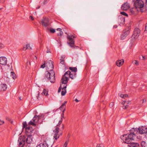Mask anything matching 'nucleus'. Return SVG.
Returning <instances> with one entry per match:
<instances>
[{"instance_id": "1", "label": "nucleus", "mask_w": 147, "mask_h": 147, "mask_svg": "<svg viewBox=\"0 0 147 147\" xmlns=\"http://www.w3.org/2000/svg\"><path fill=\"white\" fill-rule=\"evenodd\" d=\"M137 131L135 130L134 128H132L130 130V133L127 135L126 134L121 136V139L123 142L127 144L131 142V141L134 140L136 137Z\"/></svg>"}, {"instance_id": "2", "label": "nucleus", "mask_w": 147, "mask_h": 147, "mask_svg": "<svg viewBox=\"0 0 147 147\" xmlns=\"http://www.w3.org/2000/svg\"><path fill=\"white\" fill-rule=\"evenodd\" d=\"M44 78L46 80H50V82L54 83L55 80V72L53 71H50V72L46 71Z\"/></svg>"}, {"instance_id": "3", "label": "nucleus", "mask_w": 147, "mask_h": 147, "mask_svg": "<svg viewBox=\"0 0 147 147\" xmlns=\"http://www.w3.org/2000/svg\"><path fill=\"white\" fill-rule=\"evenodd\" d=\"M63 118H61V120L59 121L57 125L55 127V129L53 131V132L54 133V138H55L56 140H57L59 137V135L58 134V133L59 132V127L61 123L63 121Z\"/></svg>"}, {"instance_id": "4", "label": "nucleus", "mask_w": 147, "mask_h": 147, "mask_svg": "<svg viewBox=\"0 0 147 147\" xmlns=\"http://www.w3.org/2000/svg\"><path fill=\"white\" fill-rule=\"evenodd\" d=\"M63 118H61V120L59 121L57 125L55 127V129L53 131V132L54 133V138H55L56 140H57L59 137V135L58 134V133L59 132V127L61 123L63 121Z\"/></svg>"}, {"instance_id": "5", "label": "nucleus", "mask_w": 147, "mask_h": 147, "mask_svg": "<svg viewBox=\"0 0 147 147\" xmlns=\"http://www.w3.org/2000/svg\"><path fill=\"white\" fill-rule=\"evenodd\" d=\"M76 36L73 35H68L67 36V38L68 40L67 42V44L71 47H74V48H79V47L77 46H76L74 45V41L73 39V38H76Z\"/></svg>"}, {"instance_id": "6", "label": "nucleus", "mask_w": 147, "mask_h": 147, "mask_svg": "<svg viewBox=\"0 0 147 147\" xmlns=\"http://www.w3.org/2000/svg\"><path fill=\"white\" fill-rule=\"evenodd\" d=\"M71 72L70 71L68 70L63 75L61 80L62 84H66L67 83L68 80L69 79L68 78H67V77L66 76L68 75L69 76Z\"/></svg>"}, {"instance_id": "7", "label": "nucleus", "mask_w": 147, "mask_h": 147, "mask_svg": "<svg viewBox=\"0 0 147 147\" xmlns=\"http://www.w3.org/2000/svg\"><path fill=\"white\" fill-rule=\"evenodd\" d=\"M23 128L25 129L26 133H31L33 131L32 127L29 126L27 124L26 121L23 123Z\"/></svg>"}, {"instance_id": "8", "label": "nucleus", "mask_w": 147, "mask_h": 147, "mask_svg": "<svg viewBox=\"0 0 147 147\" xmlns=\"http://www.w3.org/2000/svg\"><path fill=\"white\" fill-rule=\"evenodd\" d=\"M144 6V2L141 0H137L134 3V7L137 8L141 9Z\"/></svg>"}, {"instance_id": "9", "label": "nucleus", "mask_w": 147, "mask_h": 147, "mask_svg": "<svg viewBox=\"0 0 147 147\" xmlns=\"http://www.w3.org/2000/svg\"><path fill=\"white\" fill-rule=\"evenodd\" d=\"M26 138L24 136H20L18 140L19 146H23L26 142Z\"/></svg>"}, {"instance_id": "10", "label": "nucleus", "mask_w": 147, "mask_h": 147, "mask_svg": "<svg viewBox=\"0 0 147 147\" xmlns=\"http://www.w3.org/2000/svg\"><path fill=\"white\" fill-rule=\"evenodd\" d=\"M130 32L129 30V29H126L123 31L122 34L120 36V39L121 40H123L127 36Z\"/></svg>"}, {"instance_id": "11", "label": "nucleus", "mask_w": 147, "mask_h": 147, "mask_svg": "<svg viewBox=\"0 0 147 147\" xmlns=\"http://www.w3.org/2000/svg\"><path fill=\"white\" fill-rule=\"evenodd\" d=\"M53 62L51 60H49L46 63V66L48 70L51 71H53L54 66L53 65Z\"/></svg>"}, {"instance_id": "12", "label": "nucleus", "mask_w": 147, "mask_h": 147, "mask_svg": "<svg viewBox=\"0 0 147 147\" xmlns=\"http://www.w3.org/2000/svg\"><path fill=\"white\" fill-rule=\"evenodd\" d=\"M140 34V30L138 28H136L134 31L132 37L134 38H137Z\"/></svg>"}, {"instance_id": "13", "label": "nucleus", "mask_w": 147, "mask_h": 147, "mask_svg": "<svg viewBox=\"0 0 147 147\" xmlns=\"http://www.w3.org/2000/svg\"><path fill=\"white\" fill-rule=\"evenodd\" d=\"M42 25L45 27L48 26L49 25V20L47 18H45L42 20L41 21Z\"/></svg>"}, {"instance_id": "14", "label": "nucleus", "mask_w": 147, "mask_h": 147, "mask_svg": "<svg viewBox=\"0 0 147 147\" xmlns=\"http://www.w3.org/2000/svg\"><path fill=\"white\" fill-rule=\"evenodd\" d=\"M118 22L120 26L121 24H124L125 22L124 17H123L122 16H119L118 18Z\"/></svg>"}, {"instance_id": "15", "label": "nucleus", "mask_w": 147, "mask_h": 147, "mask_svg": "<svg viewBox=\"0 0 147 147\" xmlns=\"http://www.w3.org/2000/svg\"><path fill=\"white\" fill-rule=\"evenodd\" d=\"M7 88V86L6 84L0 83V91L3 92L5 91Z\"/></svg>"}, {"instance_id": "16", "label": "nucleus", "mask_w": 147, "mask_h": 147, "mask_svg": "<svg viewBox=\"0 0 147 147\" xmlns=\"http://www.w3.org/2000/svg\"><path fill=\"white\" fill-rule=\"evenodd\" d=\"M43 117V115H42L40 116L36 115L32 119V121L36 124V123L38 122L39 119H41L42 117Z\"/></svg>"}, {"instance_id": "17", "label": "nucleus", "mask_w": 147, "mask_h": 147, "mask_svg": "<svg viewBox=\"0 0 147 147\" xmlns=\"http://www.w3.org/2000/svg\"><path fill=\"white\" fill-rule=\"evenodd\" d=\"M7 59L4 57H0V64L2 65H5L6 64Z\"/></svg>"}, {"instance_id": "18", "label": "nucleus", "mask_w": 147, "mask_h": 147, "mask_svg": "<svg viewBox=\"0 0 147 147\" xmlns=\"http://www.w3.org/2000/svg\"><path fill=\"white\" fill-rule=\"evenodd\" d=\"M32 141V135L28 136L27 138H26V143L27 144H31Z\"/></svg>"}, {"instance_id": "19", "label": "nucleus", "mask_w": 147, "mask_h": 147, "mask_svg": "<svg viewBox=\"0 0 147 147\" xmlns=\"http://www.w3.org/2000/svg\"><path fill=\"white\" fill-rule=\"evenodd\" d=\"M129 7V6L127 3H124L121 7L122 9L124 10H127Z\"/></svg>"}, {"instance_id": "20", "label": "nucleus", "mask_w": 147, "mask_h": 147, "mask_svg": "<svg viewBox=\"0 0 147 147\" xmlns=\"http://www.w3.org/2000/svg\"><path fill=\"white\" fill-rule=\"evenodd\" d=\"M129 144L128 146L129 147H140L139 144L138 143L131 142Z\"/></svg>"}, {"instance_id": "21", "label": "nucleus", "mask_w": 147, "mask_h": 147, "mask_svg": "<svg viewBox=\"0 0 147 147\" xmlns=\"http://www.w3.org/2000/svg\"><path fill=\"white\" fill-rule=\"evenodd\" d=\"M65 85H64L63 88H62V91L61 92V94L62 96H64L66 93V88L67 87V85L66 84H65Z\"/></svg>"}, {"instance_id": "22", "label": "nucleus", "mask_w": 147, "mask_h": 147, "mask_svg": "<svg viewBox=\"0 0 147 147\" xmlns=\"http://www.w3.org/2000/svg\"><path fill=\"white\" fill-rule=\"evenodd\" d=\"M124 62V61L123 59L118 60L116 62V64L117 66L120 67L123 64Z\"/></svg>"}, {"instance_id": "23", "label": "nucleus", "mask_w": 147, "mask_h": 147, "mask_svg": "<svg viewBox=\"0 0 147 147\" xmlns=\"http://www.w3.org/2000/svg\"><path fill=\"white\" fill-rule=\"evenodd\" d=\"M39 147H49L48 144L46 141H45L39 145Z\"/></svg>"}, {"instance_id": "24", "label": "nucleus", "mask_w": 147, "mask_h": 147, "mask_svg": "<svg viewBox=\"0 0 147 147\" xmlns=\"http://www.w3.org/2000/svg\"><path fill=\"white\" fill-rule=\"evenodd\" d=\"M130 12L132 14H136L137 13V8L134 7V8H132L130 9Z\"/></svg>"}, {"instance_id": "25", "label": "nucleus", "mask_w": 147, "mask_h": 147, "mask_svg": "<svg viewBox=\"0 0 147 147\" xmlns=\"http://www.w3.org/2000/svg\"><path fill=\"white\" fill-rule=\"evenodd\" d=\"M141 145L142 147H147V141H142L141 143Z\"/></svg>"}, {"instance_id": "26", "label": "nucleus", "mask_w": 147, "mask_h": 147, "mask_svg": "<svg viewBox=\"0 0 147 147\" xmlns=\"http://www.w3.org/2000/svg\"><path fill=\"white\" fill-rule=\"evenodd\" d=\"M67 102L66 101H65L62 104L61 106L59 108V109L60 110H62L63 108H65V105L66 103H67Z\"/></svg>"}, {"instance_id": "27", "label": "nucleus", "mask_w": 147, "mask_h": 147, "mask_svg": "<svg viewBox=\"0 0 147 147\" xmlns=\"http://www.w3.org/2000/svg\"><path fill=\"white\" fill-rule=\"evenodd\" d=\"M69 69L72 72H77V68L76 67H69Z\"/></svg>"}, {"instance_id": "28", "label": "nucleus", "mask_w": 147, "mask_h": 147, "mask_svg": "<svg viewBox=\"0 0 147 147\" xmlns=\"http://www.w3.org/2000/svg\"><path fill=\"white\" fill-rule=\"evenodd\" d=\"M28 125H32L34 126H36V124L35 123L33 122L32 120H31L28 123Z\"/></svg>"}, {"instance_id": "29", "label": "nucleus", "mask_w": 147, "mask_h": 147, "mask_svg": "<svg viewBox=\"0 0 147 147\" xmlns=\"http://www.w3.org/2000/svg\"><path fill=\"white\" fill-rule=\"evenodd\" d=\"M42 95H47L48 94V92L45 89H44L43 92L42 93Z\"/></svg>"}, {"instance_id": "30", "label": "nucleus", "mask_w": 147, "mask_h": 147, "mask_svg": "<svg viewBox=\"0 0 147 147\" xmlns=\"http://www.w3.org/2000/svg\"><path fill=\"white\" fill-rule=\"evenodd\" d=\"M11 75L12 76V78L13 79H15L16 78V77L15 76L16 74L13 72H11Z\"/></svg>"}, {"instance_id": "31", "label": "nucleus", "mask_w": 147, "mask_h": 147, "mask_svg": "<svg viewBox=\"0 0 147 147\" xmlns=\"http://www.w3.org/2000/svg\"><path fill=\"white\" fill-rule=\"evenodd\" d=\"M74 76L73 73H72L71 72V73L69 75V77L71 79H73L75 78V77Z\"/></svg>"}, {"instance_id": "32", "label": "nucleus", "mask_w": 147, "mask_h": 147, "mask_svg": "<svg viewBox=\"0 0 147 147\" xmlns=\"http://www.w3.org/2000/svg\"><path fill=\"white\" fill-rule=\"evenodd\" d=\"M69 142V140H67L63 144V147H67V144Z\"/></svg>"}, {"instance_id": "33", "label": "nucleus", "mask_w": 147, "mask_h": 147, "mask_svg": "<svg viewBox=\"0 0 147 147\" xmlns=\"http://www.w3.org/2000/svg\"><path fill=\"white\" fill-rule=\"evenodd\" d=\"M6 119L8 121H9V122H11V123H12L13 121L11 120L10 118L8 117H6Z\"/></svg>"}, {"instance_id": "34", "label": "nucleus", "mask_w": 147, "mask_h": 147, "mask_svg": "<svg viewBox=\"0 0 147 147\" xmlns=\"http://www.w3.org/2000/svg\"><path fill=\"white\" fill-rule=\"evenodd\" d=\"M96 147H104V146L102 144H98L97 145Z\"/></svg>"}, {"instance_id": "35", "label": "nucleus", "mask_w": 147, "mask_h": 147, "mask_svg": "<svg viewBox=\"0 0 147 147\" xmlns=\"http://www.w3.org/2000/svg\"><path fill=\"white\" fill-rule=\"evenodd\" d=\"M65 108H64V109L62 111L63 113L61 114V118H64V111H65Z\"/></svg>"}, {"instance_id": "36", "label": "nucleus", "mask_w": 147, "mask_h": 147, "mask_svg": "<svg viewBox=\"0 0 147 147\" xmlns=\"http://www.w3.org/2000/svg\"><path fill=\"white\" fill-rule=\"evenodd\" d=\"M121 14V15H123L126 16H128V15L126 13H125V12L124 11H122L120 13Z\"/></svg>"}, {"instance_id": "37", "label": "nucleus", "mask_w": 147, "mask_h": 147, "mask_svg": "<svg viewBox=\"0 0 147 147\" xmlns=\"http://www.w3.org/2000/svg\"><path fill=\"white\" fill-rule=\"evenodd\" d=\"M63 34V32L61 30L60 31L59 33V34H58L57 35L58 36H62Z\"/></svg>"}, {"instance_id": "38", "label": "nucleus", "mask_w": 147, "mask_h": 147, "mask_svg": "<svg viewBox=\"0 0 147 147\" xmlns=\"http://www.w3.org/2000/svg\"><path fill=\"white\" fill-rule=\"evenodd\" d=\"M48 1V0H44L42 3L43 5H45L47 3Z\"/></svg>"}, {"instance_id": "39", "label": "nucleus", "mask_w": 147, "mask_h": 147, "mask_svg": "<svg viewBox=\"0 0 147 147\" xmlns=\"http://www.w3.org/2000/svg\"><path fill=\"white\" fill-rule=\"evenodd\" d=\"M134 63L136 64V65H138L139 64V62L137 60L135 61L134 62H133Z\"/></svg>"}, {"instance_id": "40", "label": "nucleus", "mask_w": 147, "mask_h": 147, "mask_svg": "<svg viewBox=\"0 0 147 147\" xmlns=\"http://www.w3.org/2000/svg\"><path fill=\"white\" fill-rule=\"evenodd\" d=\"M114 105V102H111L110 104V105H109V106L110 107H112Z\"/></svg>"}, {"instance_id": "41", "label": "nucleus", "mask_w": 147, "mask_h": 147, "mask_svg": "<svg viewBox=\"0 0 147 147\" xmlns=\"http://www.w3.org/2000/svg\"><path fill=\"white\" fill-rule=\"evenodd\" d=\"M45 61L44 63L43 64H42L41 65L40 67L43 68H45Z\"/></svg>"}, {"instance_id": "42", "label": "nucleus", "mask_w": 147, "mask_h": 147, "mask_svg": "<svg viewBox=\"0 0 147 147\" xmlns=\"http://www.w3.org/2000/svg\"><path fill=\"white\" fill-rule=\"evenodd\" d=\"M50 32L52 33H54L55 32V30L53 29H51L50 30Z\"/></svg>"}, {"instance_id": "43", "label": "nucleus", "mask_w": 147, "mask_h": 147, "mask_svg": "<svg viewBox=\"0 0 147 147\" xmlns=\"http://www.w3.org/2000/svg\"><path fill=\"white\" fill-rule=\"evenodd\" d=\"M26 147H35L33 145H27Z\"/></svg>"}, {"instance_id": "44", "label": "nucleus", "mask_w": 147, "mask_h": 147, "mask_svg": "<svg viewBox=\"0 0 147 147\" xmlns=\"http://www.w3.org/2000/svg\"><path fill=\"white\" fill-rule=\"evenodd\" d=\"M60 60V63L62 64H64L65 63L64 60Z\"/></svg>"}, {"instance_id": "45", "label": "nucleus", "mask_w": 147, "mask_h": 147, "mask_svg": "<svg viewBox=\"0 0 147 147\" xmlns=\"http://www.w3.org/2000/svg\"><path fill=\"white\" fill-rule=\"evenodd\" d=\"M26 47H28V49H30V50H31L32 49V48L30 47L29 45L27 44L26 45Z\"/></svg>"}, {"instance_id": "46", "label": "nucleus", "mask_w": 147, "mask_h": 147, "mask_svg": "<svg viewBox=\"0 0 147 147\" xmlns=\"http://www.w3.org/2000/svg\"><path fill=\"white\" fill-rule=\"evenodd\" d=\"M61 85L60 87L59 88L58 90V92H60L61 90Z\"/></svg>"}, {"instance_id": "47", "label": "nucleus", "mask_w": 147, "mask_h": 147, "mask_svg": "<svg viewBox=\"0 0 147 147\" xmlns=\"http://www.w3.org/2000/svg\"><path fill=\"white\" fill-rule=\"evenodd\" d=\"M65 58V56L64 55L62 56L61 57V58L60 60H64V59Z\"/></svg>"}, {"instance_id": "48", "label": "nucleus", "mask_w": 147, "mask_h": 147, "mask_svg": "<svg viewBox=\"0 0 147 147\" xmlns=\"http://www.w3.org/2000/svg\"><path fill=\"white\" fill-rule=\"evenodd\" d=\"M71 73H73V74L74 76V77H75V78L76 76V72H71Z\"/></svg>"}, {"instance_id": "49", "label": "nucleus", "mask_w": 147, "mask_h": 147, "mask_svg": "<svg viewBox=\"0 0 147 147\" xmlns=\"http://www.w3.org/2000/svg\"><path fill=\"white\" fill-rule=\"evenodd\" d=\"M28 49V47H24L23 48V50L25 51H26L27 49Z\"/></svg>"}, {"instance_id": "50", "label": "nucleus", "mask_w": 147, "mask_h": 147, "mask_svg": "<svg viewBox=\"0 0 147 147\" xmlns=\"http://www.w3.org/2000/svg\"><path fill=\"white\" fill-rule=\"evenodd\" d=\"M119 96L123 98L124 97V94H119Z\"/></svg>"}, {"instance_id": "51", "label": "nucleus", "mask_w": 147, "mask_h": 147, "mask_svg": "<svg viewBox=\"0 0 147 147\" xmlns=\"http://www.w3.org/2000/svg\"><path fill=\"white\" fill-rule=\"evenodd\" d=\"M70 136L69 134H68V135L66 138L67 140H69V138L70 137Z\"/></svg>"}, {"instance_id": "52", "label": "nucleus", "mask_w": 147, "mask_h": 147, "mask_svg": "<svg viewBox=\"0 0 147 147\" xmlns=\"http://www.w3.org/2000/svg\"><path fill=\"white\" fill-rule=\"evenodd\" d=\"M4 122L3 121H2L0 120V125H1L3 124Z\"/></svg>"}, {"instance_id": "53", "label": "nucleus", "mask_w": 147, "mask_h": 147, "mask_svg": "<svg viewBox=\"0 0 147 147\" xmlns=\"http://www.w3.org/2000/svg\"><path fill=\"white\" fill-rule=\"evenodd\" d=\"M128 106V105H125V106L124 107V108H123V109H126L127 108Z\"/></svg>"}, {"instance_id": "54", "label": "nucleus", "mask_w": 147, "mask_h": 147, "mask_svg": "<svg viewBox=\"0 0 147 147\" xmlns=\"http://www.w3.org/2000/svg\"><path fill=\"white\" fill-rule=\"evenodd\" d=\"M50 53V49H49L48 48H47V53Z\"/></svg>"}, {"instance_id": "55", "label": "nucleus", "mask_w": 147, "mask_h": 147, "mask_svg": "<svg viewBox=\"0 0 147 147\" xmlns=\"http://www.w3.org/2000/svg\"><path fill=\"white\" fill-rule=\"evenodd\" d=\"M30 19H31L32 20H34V18H33V17L32 16H30Z\"/></svg>"}, {"instance_id": "56", "label": "nucleus", "mask_w": 147, "mask_h": 147, "mask_svg": "<svg viewBox=\"0 0 147 147\" xmlns=\"http://www.w3.org/2000/svg\"><path fill=\"white\" fill-rule=\"evenodd\" d=\"M64 128V125L63 124L62 125L61 128L62 130H63Z\"/></svg>"}, {"instance_id": "57", "label": "nucleus", "mask_w": 147, "mask_h": 147, "mask_svg": "<svg viewBox=\"0 0 147 147\" xmlns=\"http://www.w3.org/2000/svg\"><path fill=\"white\" fill-rule=\"evenodd\" d=\"M145 30L147 31V23L146 24V26H145Z\"/></svg>"}, {"instance_id": "58", "label": "nucleus", "mask_w": 147, "mask_h": 147, "mask_svg": "<svg viewBox=\"0 0 147 147\" xmlns=\"http://www.w3.org/2000/svg\"><path fill=\"white\" fill-rule=\"evenodd\" d=\"M5 0H0L1 3H3L4 2Z\"/></svg>"}, {"instance_id": "59", "label": "nucleus", "mask_w": 147, "mask_h": 147, "mask_svg": "<svg viewBox=\"0 0 147 147\" xmlns=\"http://www.w3.org/2000/svg\"><path fill=\"white\" fill-rule=\"evenodd\" d=\"M3 45L2 44H0V49H1L3 48Z\"/></svg>"}, {"instance_id": "60", "label": "nucleus", "mask_w": 147, "mask_h": 147, "mask_svg": "<svg viewBox=\"0 0 147 147\" xmlns=\"http://www.w3.org/2000/svg\"><path fill=\"white\" fill-rule=\"evenodd\" d=\"M62 30L60 28H58L57 29V30H59V31L61 30Z\"/></svg>"}, {"instance_id": "61", "label": "nucleus", "mask_w": 147, "mask_h": 147, "mask_svg": "<svg viewBox=\"0 0 147 147\" xmlns=\"http://www.w3.org/2000/svg\"><path fill=\"white\" fill-rule=\"evenodd\" d=\"M75 100L76 102H78L79 101V100H78L77 99V98H76L75 99Z\"/></svg>"}, {"instance_id": "62", "label": "nucleus", "mask_w": 147, "mask_h": 147, "mask_svg": "<svg viewBox=\"0 0 147 147\" xmlns=\"http://www.w3.org/2000/svg\"><path fill=\"white\" fill-rule=\"evenodd\" d=\"M117 25H115L113 26L114 28H116L117 27Z\"/></svg>"}, {"instance_id": "63", "label": "nucleus", "mask_w": 147, "mask_h": 147, "mask_svg": "<svg viewBox=\"0 0 147 147\" xmlns=\"http://www.w3.org/2000/svg\"><path fill=\"white\" fill-rule=\"evenodd\" d=\"M124 97H126L128 96V95L127 94H124Z\"/></svg>"}, {"instance_id": "64", "label": "nucleus", "mask_w": 147, "mask_h": 147, "mask_svg": "<svg viewBox=\"0 0 147 147\" xmlns=\"http://www.w3.org/2000/svg\"><path fill=\"white\" fill-rule=\"evenodd\" d=\"M142 58H143V59H144H144H146V58H145V56H142Z\"/></svg>"}]
</instances>
